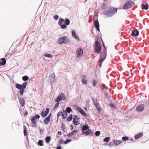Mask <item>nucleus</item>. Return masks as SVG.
Here are the masks:
<instances>
[{"label":"nucleus","mask_w":149,"mask_h":149,"mask_svg":"<svg viewBox=\"0 0 149 149\" xmlns=\"http://www.w3.org/2000/svg\"><path fill=\"white\" fill-rule=\"evenodd\" d=\"M65 24L66 25H68L70 24V21L68 19H66L65 20Z\"/></svg>","instance_id":"35"},{"label":"nucleus","mask_w":149,"mask_h":149,"mask_svg":"<svg viewBox=\"0 0 149 149\" xmlns=\"http://www.w3.org/2000/svg\"><path fill=\"white\" fill-rule=\"evenodd\" d=\"M24 89H22L21 90H20L19 91V93L21 95H22L24 93Z\"/></svg>","instance_id":"46"},{"label":"nucleus","mask_w":149,"mask_h":149,"mask_svg":"<svg viewBox=\"0 0 149 149\" xmlns=\"http://www.w3.org/2000/svg\"><path fill=\"white\" fill-rule=\"evenodd\" d=\"M134 4V2L131 1H129L127 2L124 5L123 8L124 9H126L130 8Z\"/></svg>","instance_id":"2"},{"label":"nucleus","mask_w":149,"mask_h":149,"mask_svg":"<svg viewBox=\"0 0 149 149\" xmlns=\"http://www.w3.org/2000/svg\"><path fill=\"white\" fill-rule=\"evenodd\" d=\"M27 84V82H24L23 84L22 85V87L23 88V89H25V88H26V85Z\"/></svg>","instance_id":"34"},{"label":"nucleus","mask_w":149,"mask_h":149,"mask_svg":"<svg viewBox=\"0 0 149 149\" xmlns=\"http://www.w3.org/2000/svg\"><path fill=\"white\" fill-rule=\"evenodd\" d=\"M16 87L18 89L21 90L22 89H23L22 87V86L21 85H20V84H16L15 85Z\"/></svg>","instance_id":"26"},{"label":"nucleus","mask_w":149,"mask_h":149,"mask_svg":"<svg viewBox=\"0 0 149 149\" xmlns=\"http://www.w3.org/2000/svg\"><path fill=\"white\" fill-rule=\"evenodd\" d=\"M71 141V139H68L65 142H64V143L65 144H66L67 143H68V142H70Z\"/></svg>","instance_id":"48"},{"label":"nucleus","mask_w":149,"mask_h":149,"mask_svg":"<svg viewBox=\"0 0 149 149\" xmlns=\"http://www.w3.org/2000/svg\"><path fill=\"white\" fill-rule=\"evenodd\" d=\"M94 24L96 28L98 31H100L99 24L97 20L95 21Z\"/></svg>","instance_id":"16"},{"label":"nucleus","mask_w":149,"mask_h":149,"mask_svg":"<svg viewBox=\"0 0 149 149\" xmlns=\"http://www.w3.org/2000/svg\"><path fill=\"white\" fill-rule=\"evenodd\" d=\"M142 8L143 9L147 10L148 9V5L147 3L145 5L144 4H142Z\"/></svg>","instance_id":"24"},{"label":"nucleus","mask_w":149,"mask_h":149,"mask_svg":"<svg viewBox=\"0 0 149 149\" xmlns=\"http://www.w3.org/2000/svg\"><path fill=\"white\" fill-rule=\"evenodd\" d=\"M70 129L72 130L73 129V126L72 125H70Z\"/></svg>","instance_id":"53"},{"label":"nucleus","mask_w":149,"mask_h":149,"mask_svg":"<svg viewBox=\"0 0 149 149\" xmlns=\"http://www.w3.org/2000/svg\"><path fill=\"white\" fill-rule=\"evenodd\" d=\"M40 118V116L38 115H36L35 116H33L31 119V122L33 124V127H37V123L36 122V118L39 119Z\"/></svg>","instance_id":"6"},{"label":"nucleus","mask_w":149,"mask_h":149,"mask_svg":"<svg viewBox=\"0 0 149 149\" xmlns=\"http://www.w3.org/2000/svg\"><path fill=\"white\" fill-rule=\"evenodd\" d=\"M22 79L23 81H26L29 79V77L28 76H25L22 77Z\"/></svg>","instance_id":"33"},{"label":"nucleus","mask_w":149,"mask_h":149,"mask_svg":"<svg viewBox=\"0 0 149 149\" xmlns=\"http://www.w3.org/2000/svg\"><path fill=\"white\" fill-rule=\"evenodd\" d=\"M76 109L82 115L86 117L87 116V113L80 107L76 106Z\"/></svg>","instance_id":"7"},{"label":"nucleus","mask_w":149,"mask_h":149,"mask_svg":"<svg viewBox=\"0 0 149 149\" xmlns=\"http://www.w3.org/2000/svg\"><path fill=\"white\" fill-rule=\"evenodd\" d=\"M55 76L54 73L51 74V75L49 77V79L50 80V81H49L50 83H52L54 82L55 80Z\"/></svg>","instance_id":"12"},{"label":"nucleus","mask_w":149,"mask_h":149,"mask_svg":"<svg viewBox=\"0 0 149 149\" xmlns=\"http://www.w3.org/2000/svg\"><path fill=\"white\" fill-rule=\"evenodd\" d=\"M86 77L85 75H83L82 80V83L83 84H86L87 83V81L86 80Z\"/></svg>","instance_id":"18"},{"label":"nucleus","mask_w":149,"mask_h":149,"mask_svg":"<svg viewBox=\"0 0 149 149\" xmlns=\"http://www.w3.org/2000/svg\"><path fill=\"white\" fill-rule=\"evenodd\" d=\"M72 114L70 115L67 118L66 120H67L68 121H70L72 120Z\"/></svg>","instance_id":"31"},{"label":"nucleus","mask_w":149,"mask_h":149,"mask_svg":"<svg viewBox=\"0 0 149 149\" xmlns=\"http://www.w3.org/2000/svg\"><path fill=\"white\" fill-rule=\"evenodd\" d=\"M58 134L59 135H61L62 134V133L61 132L58 131Z\"/></svg>","instance_id":"55"},{"label":"nucleus","mask_w":149,"mask_h":149,"mask_svg":"<svg viewBox=\"0 0 149 149\" xmlns=\"http://www.w3.org/2000/svg\"><path fill=\"white\" fill-rule=\"evenodd\" d=\"M58 15H55L54 16V18L55 20H57L58 19Z\"/></svg>","instance_id":"47"},{"label":"nucleus","mask_w":149,"mask_h":149,"mask_svg":"<svg viewBox=\"0 0 149 149\" xmlns=\"http://www.w3.org/2000/svg\"><path fill=\"white\" fill-rule=\"evenodd\" d=\"M58 142L60 144H63L64 142V140L62 139H61L58 141Z\"/></svg>","instance_id":"42"},{"label":"nucleus","mask_w":149,"mask_h":149,"mask_svg":"<svg viewBox=\"0 0 149 149\" xmlns=\"http://www.w3.org/2000/svg\"><path fill=\"white\" fill-rule=\"evenodd\" d=\"M61 112H59L57 114V116L58 118L61 115Z\"/></svg>","instance_id":"50"},{"label":"nucleus","mask_w":149,"mask_h":149,"mask_svg":"<svg viewBox=\"0 0 149 149\" xmlns=\"http://www.w3.org/2000/svg\"><path fill=\"white\" fill-rule=\"evenodd\" d=\"M59 105L58 102H57L56 104L54 107V108H56L58 107Z\"/></svg>","instance_id":"52"},{"label":"nucleus","mask_w":149,"mask_h":149,"mask_svg":"<svg viewBox=\"0 0 149 149\" xmlns=\"http://www.w3.org/2000/svg\"><path fill=\"white\" fill-rule=\"evenodd\" d=\"M96 84H97V82H96V81L94 80L93 82V86L94 87H95L96 85Z\"/></svg>","instance_id":"49"},{"label":"nucleus","mask_w":149,"mask_h":149,"mask_svg":"<svg viewBox=\"0 0 149 149\" xmlns=\"http://www.w3.org/2000/svg\"><path fill=\"white\" fill-rule=\"evenodd\" d=\"M104 59L103 58V59H100V60L99 61L100 62V63L99 64L100 67H101L102 65V63L103 62V61L104 60Z\"/></svg>","instance_id":"39"},{"label":"nucleus","mask_w":149,"mask_h":149,"mask_svg":"<svg viewBox=\"0 0 149 149\" xmlns=\"http://www.w3.org/2000/svg\"><path fill=\"white\" fill-rule=\"evenodd\" d=\"M38 144L40 146H43V144L42 141V140H40L38 143Z\"/></svg>","instance_id":"37"},{"label":"nucleus","mask_w":149,"mask_h":149,"mask_svg":"<svg viewBox=\"0 0 149 149\" xmlns=\"http://www.w3.org/2000/svg\"><path fill=\"white\" fill-rule=\"evenodd\" d=\"M44 56L45 57L50 58H52L53 57V56L52 55L48 54H44Z\"/></svg>","instance_id":"29"},{"label":"nucleus","mask_w":149,"mask_h":149,"mask_svg":"<svg viewBox=\"0 0 149 149\" xmlns=\"http://www.w3.org/2000/svg\"><path fill=\"white\" fill-rule=\"evenodd\" d=\"M28 113L27 111H25L24 113V116H27L28 115Z\"/></svg>","instance_id":"51"},{"label":"nucleus","mask_w":149,"mask_h":149,"mask_svg":"<svg viewBox=\"0 0 149 149\" xmlns=\"http://www.w3.org/2000/svg\"><path fill=\"white\" fill-rule=\"evenodd\" d=\"M72 36L75 39L79 40V38L75 34V32L73 30L72 31Z\"/></svg>","instance_id":"21"},{"label":"nucleus","mask_w":149,"mask_h":149,"mask_svg":"<svg viewBox=\"0 0 149 149\" xmlns=\"http://www.w3.org/2000/svg\"><path fill=\"white\" fill-rule=\"evenodd\" d=\"M56 149H62V147L61 146H59Z\"/></svg>","instance_id":"54"},{"label":"nucleus","mask_w":149,"mask_h":149,"mask_svg":"<svg viewBox=\"0 0 149 149\" xmlns=\"http://www.w3.org/2000/svg\"><path fill=\"white\" fill-rule=\"evenodd\" d=\"M58 41L60 44H62L63 43H67L68 42V40L66 36H64L60 38Z\"/></svg>","instance_id":"5"},{"label":"nucleus","mask_w":149,"mask_h":149,"mask_svg":"<svg viewBox=\"0 0 149 149\" xmlns=\"http://www.w3.org/2000/svg\"><path fill=\"white\" fill-rule=\"evenodd\" d=\"M66 99V98L65 95L63 93H60L58 97L55 100V101L57 102H58L60 101L61 100H65Z\"/></svg>","instance_id":"3"},{"label":"nucleus","mask_w":149,"mask_h":149,"mask_svg":"<svg viewBox=\"0 0 149 149\" xmlns=\"http://www.w3.org/2000/svg\"><path fill=\"white\" fill-rule=\"evenodd\" d=\"M67 113L65 110H63L62 113V118L65 119L66 117Z\"/></svg>","instance_id":"22"},{"label":"nucleus","mask_w":149,"mask_h":149,"mask_svg":"<svg viewBox=\"0 0 149 149\" xmlns=\"http://www.w3.org/2000/svg\"><path fill=\"white\" fill-rule=\"evenodd\" d=\"M72 136V135L71 134H70V133L68 134V136Z\"/></svg>","instance_id":"56"},{"label":"nucleus","mask_w":149,"mask_h":149,"mask_svg":"<svg viewBox=\"0 0 149 149\" xmlns=\"http://www.w3.org/2000/svg\"><path fill=\"white\" fill-rule=\"evenodd\" d=\"M60 26H61V28L63 29H64L66 28L67 26L65 24H61Z\"/></svg>","instance_id":"45"},{"label":"nucleus","mask_w":149,"mask_h":149,"mask_svg":"<svg viewBox=\"0 0 149 149\" xmlns=\"http://www.w3.org/2000/svg\"><path fill=\"white\" fill-rule=\"evenodd\" d=\"M49 111V108H47L46 109V110L45 111H44V110H43L41 113V116L42 117H45L46 116L47 114L48 113Z\"/></svg>","instance_id":"10"},{"label":"nucleus","mask_w":149,"mask_h":149,"mask_svg":"<svg viewBox=\"0 0 149 149\" xmlns=\"http://www.w3.org/2000/svg\"><path fill=\"white\" fill-rule=\"evenodd\" d=\"M77 130H74L70 133V134H71L72 135L74 134V133H76L77 132Z\"/></svg>","instance_id":"43"},{"label":"nucleus","mask_w":149,"mask_h":149,"mask_svg":"<svg viewBox=\"0 0 149 149\" xmlns=\"http://www.w3.org/2000/svg\"><path fill=\"white\" fill-rule=\"evenodd\" d=\"M109 139H109V137H106L104 139V141L106 142H107L109 141Z\"/></svg>","instance_id":"40"},{"label":"nucleus","mask_w":149,"mask_h":149,"mask_svg":"<svg viewBox=\"0 0 149 149\" xmlns=\"http://www.w3.org/2000/svg\"><path fill=\"white\" fill-rule=\"evenodd\" d=\"M51 114L49 115L44 120V122L45 125L48 124L50 120Z\"/></svg>","instance_id":"15"},{"label":"nucleus","mask_w":149,"mask_h":149,"mask_svg":"<svg viewBox=\"0 0 149 149\" xmlns=\"http://www.w3.org/2000/svg\"><path fill=\"white\" fill-rule=\"evenodd\" d=\"M79 118L77 115L73 116V122L75 125H77L79 124Z\"/></svg>","instance_id":"8"},{"label":"nucleus","mask_w":149,"mask_h":149,"mask_svg":"<svg viewBox=\"0 0 149 149\" xmlns=\"http://www.w3.org/2000/svg\"><path fill=\"white\" fill-rule=\"evenodd\" d=\"M144 107V105L143 104H140L136 107V110L138 112H141L142 111Z\"/></svg>","instance_id":"11"},{"label":"nucleus","mask_w":149,"mask_h":149,"mask_svg":"<svg viewBox=\"0 0 149 149\" xmlns=\"http://www.w3.org/2000/svg\"><path fill=\"white\" fill-rule=\"evenodd\" d=\"M143 135L142 133H140L138 135L135 136V139H139V138L141 137Z\"/></svg>","instance_id":"28"},{"label":"nucleus","mask_w":149,"mask_h":149,"mask_svg":"<svg viewBox=\"0 0 149 149\" xmlns=\"http://www.w3.org/2000/svg\"><path fill=\"white\" fill-rule=\"evenodd\" d=\"M128 139V137L126 136H124L122 138V140L123 141H125Z\"/></svg>","instance_id":"44"},{"label":"nucleus","mask_w":149,"mask_h":149,"mask_svg":"<svg viewBox=\"0 0 149 149\" xmlns=\"http://www.w3.org/2000/svg\"><path fill=\"white\" fill-rule=\"evenodd\" d=\"M113 143L116 145H118L122 143L121 140H114L113 141Z\"/></svg>","instance_id":"23"},{"label":"nucleus","mask_w":149,"mask_h":149,"mask_svg":"<svg viewBox=\"0 0 149 149\" xmlns=\"http://www.w3.org/2000/svg\"><path fill=\"white\" fill-rule=\"evenodd\" d=\"M93 102L97 111H101V108L97 100H93Z\"/></svg>","instance_id":"9"},{"label":"nucleus","mask_w":149,"mask_h":149,"mask_svg":"<svg viewBox=\"0 0 149 149\" xmlns=\"http://www.w3.org/2000/svg\"><path fill=\"white\" fill-rule=\"evenodd\" d=\"M82 133L83 134L86 135H88L92 133V130L89 129H88L86 131H83Z\"/></svg>","instance_id":"20"},{"label":"nucleus","mask_w":149,"mask_h":149,"mask_svg":"<svg viewBox=\"0 0 149 149\" xmlns=\"http://www.w3.org/2000/svg\"><path fill=\"white\" fill-rule=\"evenodd\" d=\"M100 133L99 131H97L95 132V135L97 136H98L100 134Z\"/></svg>","instance_id":"41"},{"label":"nucleus","mask_w":149,"mask_h":149,"mask_svg":"<svg viewBox=\"0 0 149 149\" xmlns=\"http://www.w3.org/2000/svg\"><path fill=\"white\" fill-rule=\"evenodd\" d=\"M83 50L81 48L78 49L77 51V57L81 56L83 54Z\"/></svg>","instance_id":"13"},{"label":"nucleus","mask_w":149,"mask_h":149,"mask_svg":"<svg viewBox=\"0 0 149 149\" xmlns=\"http://www.w3.org/2000/svg\"><path fill=\"white\" fill-rule=\"evenodd\" d=\"M27 129L25 126H24V134L25 136L27 135Z\"/></svg>","instance_id":"27"},{"label":"nucleus","mask_w":149,"mask_h":149,"mask_svg":"<svg viewBox=\"0 0 149 149\" xmlns=\"http://www.w3.org/2000/svg\"><path fill=\"white\" fill-rule=\"evenodd\" d=\"M65 22V20L63 19L60 18L59 20L58 24L59 25H61L63 23Z\"/></svg>","instance_id":"25"},{"label":"nucleus","mask_w":149,"mask_h":149,"mask_svg":"<svg viewBox=\"0 0 149 149\" xmlns=\"http://www.w3.org/2000/svg\"><path fill=\"white\" fill-rule=\"evenodd\" d=\"M66 111L68 113H69L72 111V110L70 107H68L67 108Z\"/></svg>","instance_id":"36"},{"label":"nucleus","mask_w":149,"mask_h":149,"mask_svg":"<svg viewBox=\"0 0 149 149\" xmlns=\"http://www.w3.org/2000/svg\"><path fill=\"white\" fill-rule=\"evenodd\" d=\"M89 127L88 125H86L84 126L82 128V131H84V130H88V129Z\"/></svg>","instance_id":"32"},{"label":"nucleus","mask_w":149,"mask_h":149,"mask_svg":"<svg viewBox=\"0 0 149 149\" xmlns=\"http://www.w3.org/2000/svg\"><path fill=\"white\" fill-rule=\"evenodd\" d=\"M109 105L111 107V108H112L113 109H115L116 108L115 105L113 104H110Z\"/></svg>","instance_id":"38"},{"label":"nucleus","mask_w":149,"mask_h":149,"mask_svg":"<svg viewBox=\"0 0 149 149\" xmlns=\"http://www.w3.org/2000/svg\"><path fill=\"white\" fill-rule=\"evenodd\" d=\"M6 63V60L4 58H2L0 60V65H4Z\"/></svg>","instance_id":"19"},{"label":"nucleus","mask_w":149,"mask_h":149,"mask_svg":"<svg viewBox=\"0 0 149 149\" xmlns=\"http://www.w3.org/2000/svg\"><path fill=\"white\" fill-rule=\"evenodd\" d=\"M117 8L113 7H110L107 10H104V15L110 17L115 15L117 11Z\"/></svg>","instance_id":"1"},{"label":"nucleus","mask_w":149,"mask_h":149,"mask_svg":"<svg viewBox=\"0 0 149 149\" xmlns=\"http://www.w3.org/2000/svg\"><path fill=\"white\" fill-rule=\"evenodd\" d=\"M105 1H107V0H105Z\"/></svg>","instance_id":"59"},{"label":"nucleus","mask_w":149,"mask_h":149,"mask_svg":"<svg viewBox=\"0 0 149 149\" xmlns=\"http://www.w3.org/2000/svg\"><path fill=\"white\" fill-rule=\"evenodd\" d=\"M106 89H108V88H107V87H106Z\"/></svg>","instance_id":"58"},{"label":"nucleus","mask_w":149,"mask_h":149,"mask_svg":"<svg viewBox=\"0 0 149 149\" xmlns=\"http://www.w3.org/2000/svg\"><path fill=\"white\" fill-rule=\"evenodd\" d=\"M19 101L22 107H23L24 104L25 100L23 97H21L19 99Z\"/></svg>","instance_id":"17"},{"label":"nucleus","mask_w":149,"mask_h":149,"mask_svg":"<svg viewBox=\"0 0 149 149\" xmlns=\"http://www.w3.org/2000/svg\"><path fill=\"white\" fill-rule=\"evenodd\" d=\"M95 52L98 54L100 53L101 50V46L99 44L97 41H95Z\"/></svg>","instance_id":"4"},{"label":"nucleus","mask_w":149,"mask_h":149,"mask_svg":"<svg viewBox=\"0 0 149 149\" xmlns=\"http://www.w3.org/2000/svg\"><path fill=\"white\" fill-rule=\"evenodd\" d=\"M84 109L85 110H86L87 109L86 107H85Z\"/></svg>","instance_id":"57"},{"label":"nucleus","mask_w":149,"mask_h":149,"mask_svg":"<svg viewBox=\"0 0 149 149\" xmlns=\"http://www.w3.org/2000/svg\"><path fill=\"white\" fill-rule=\"evenodd\" d=\"M45 141L47 143H49L51 140V137L49 136H47L45 139Z\"/></svg>","instance_id":"30"},{"label":"nucleus","mask_w":149,"mask_h":149,"mask_svg":"<svg viewBox=\"0 0 149 149\" xmlns=\"http://www.w3.org/2000/svg\"><path fill=\"white\" fill-rule=\"evenodd\" d=\"M139 32L137 29L132 30L131 35L133 36H137L139 35Z\"/></svg>","instance_id":"14"}]
</instances>
